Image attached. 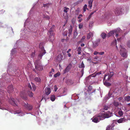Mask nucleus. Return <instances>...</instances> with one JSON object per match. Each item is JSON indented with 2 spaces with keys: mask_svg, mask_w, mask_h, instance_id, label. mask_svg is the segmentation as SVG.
<instances>
[{
  "mask_svg": "<svg viewBox=\"0 0 130 130\" xmlns=\"http://www.w3.org/2000/svg\"><path fill=\"white\" fill-rule=\"evenodd\" d=\"M35 68L37 71H41L43 70V68L41 62L39 60H36L34 62Z\"/></svg>",
  "mask_w": 130,
  "mask_h": 130,
  "instance_id": "nucleus-1",
  "label": "nucleus"
},
{
  "mask_svg": "<svg viewBox=\"0 0 130 130\" xmlns=\"http://www.w3.org/2000/svg\"><path fill=\"white\" fill-rule=\"evenodd\" d=\"M112 113L110 112L109 111H108L104 113H100L101 118V119L102 120L105 118H110L111 116V114Z\"/></svg>",
  "mask_w": 130,
  "mask_h": 130,
  "instance_id": "nucleus-2",
  "label": "nucleus"
},
{
  "mask_svg": "<svg viewBox=\"0 0 130 130\" xmlns=\"http://www.w3.org/2000/svg\"><path fill=\"white\" fill-rule=\"evenodd\" d=\"M53 27H51L48 31V33L50 35L49 36V39L51 41H53L54 39V34H53Z\"/></svg>",
  "mask_w": 130,
  "mask_h": 130,
  "instance_id": "nucleus-3",
  "label": "nucleus"
},
{
  "mask_svg": "<svg viewBox=\"0 0 130 130\" xmlns=\"http://www.w3.org/2000/svg\"><path fill=\"white\" fill-rule=\"evenodd\" d=\"M100 118H101V117L99 113L96 115L93 118L92 121L94 122L97 123L99 122L100 120H102Z\"/></svg>",
  "mask_w": 130,
  "mask_h": 130,
  "instance_id": "nucleus-4",
  "label": "nucleus"
},
{
  "mask_svg": "<svg viewBox=\"0 0 130 130\" xmlns=\"http://www.w3.org/2000/svg\"><path fill=\"white\" fill-rule=\"evenodd\" d=\"M120 54L121 56L125 58L127 57V54L126 50L124 48H122L120 50Z\"/></svg>",
  "mask_w": 130,
  "mask_h": 130,
  "instance_id": "nucleus-5",
  "label": "nucleus"
},
{
  "mask_svg": "<svg viewBox=\"0 0 130 130\" xmlns=\"http://www.w3.org/2000/svg\"><path fill=\"white\" fill-rule=\"evenodd\" d=\"M120 28H117L113 31H110L107 34V37H109L115 34V32H116L118 31H120Z\"/></svg>",
  "mask_w": 130,
  "mask_h": 130,
  "instance_id": "nucleus-6",
  "label": "nucleus"
},
{
  "mask_svg": "<svg viewBox=\"0 0 130 130\" xmlns=\"http://www.w3.org/2000/svg\"><path fill=\"white\" fill-rule=\"evenodd\" d=\"M108 74H106L103 79V82L104 84L107 87L110 86L111 85V84L110 83L107 82L106 81H105V80L106 77L108 75Z\"/></svg>",
  "mask_w": 130,
  "mask_h": 130,
  "instance_id": "nucleus-7",
  "label": "nucleus"
},
{
  "mask_svg": "<svg viewBox=\"0 0 130 130\" xmlns=\"http://www.w3.org/2000/svg\"><path fill=\"white\" fill-rule=\"evenodd\" d=\"M34 80L37 85H39L41 83V79L39 77H35L34 79Z\"/></svg>",
  "mask_w": 130,
  "mask_h": 130,
  "instance_id": "nucleus-8",
  "label": "nucleus"
},
{
  "mask_svg": "<svg viewBox=\"0 0 130 130\" xmlns=\"http://www.w3.org/2000/svg\"><path fill=\"white\" fill-rule=\"evenodd\" d=\"M114 12L116 15H119L122 13L121 10L119 8H116L114 10Z\"/></svg>",
  "mask_w": 130,
  "mask_h": 130,
  "instance_id": "nucleus-9",
  "label": "nucleus"
},
{
  "mask_svg": "<svg viewBox=\"0 0 130 130\" xmlns=\"http://www.w3.org/2000/svg\"><path fill=\"white\" fill-rule=\"evenodd\" d=\"M27 103V104L25 103H24L23 105L24 106L25 108L28 110H30L32 109V106L29 104H28Z\"/></svg>",
  "mask_w": 130,
  "mask_h": 130,
  "instance_id": "nucleus-10",
  "label": "nucleus"
},
{
  "mask_svg": "<svg viewBox=\"0 0 130 130\" xmlns=\"http://www.w3.org/2000/svg\"><path fill=\"white\" fill-rule=\"evenodd\" d=\"M100 39H98L95 41L93 43V46L94 47H95L98 46L100 44Z\"/></svg>",
  "mask_w": 130,
  "mask_h": 130,
  "instance_id": "nucleus-11",
  "label": "nucleus"
},
{
  "mask_svg": "<svg viewBox=\"0 0 130 130\" xmlns=\"http://www.w3.org/2000/svg\"><path fill=\"white\" fill-rule=\"evenodd\" d=\"M51 92V89L50 88L46 87L45 89V93L47 95L49 94Z\"/></svg>",
  "mask_w": 130,
  "mask_h": 130,
  "instance_id": "nucleus-12",
  "label": "nucleus"
},
{
  "mask_svg": "<svg viewBox=\"0 0 130 130\" xmlns=\"http://www.w3.org/2000/svg\"><path fill=\"white\" fill-rule=\"evenodd\" d=\"M63 55L61 54H59L57 57V60L59 62H60L62 60Z\"/></svg>",
  "mask_w": 130,
  "mask_h": 130,
  "instance_id": "nucleus-13",
  "label": "nucleus"
},
{
  "mask_svg": "<svg viewBox=\"0 0 130 130\" xmlns=\"http://www.w3.org/2000/svg\"><path fill=\"white\" fill-rule=\"evenodd\" d=\"M10 102L12 105L14 106L17 105L14 99L13 98L11 99L10 100Z\"/></svg>",
  "mask_w": 130,
  "mask_h": 130,
  "instance_id": "nucleus-14",
  "label": "nucleus"
},
{
  "mask_svg": "<svg viewBox=\"0 0 130 130\" xmlns=\"http://www.w3.org/2000/svg\"><path fill=\"white\" fill-rule=\"evenodd\" d=\"M126 120V119L124 118H121L118 120L117 122L119 123H123L125 122Z\"/></svg>",
  "mask_w": 130,
  "mask_h": 130,
  "instance_id": "nucleus-15",
  "label": "nucleus"
},
{
  "mask_svg": "<svg viewBox=\"0 0 130 130\" xmlns=\"http://www.w3.org/2000/svg\"><path fill=\"white\" fill-rule=\"evenodd\" d=\"M71 68V66L70 65L68 66L64 70V74L66 72L69 71Z\"/></svg>",
  "mask_w": 130,
  "mask_h": 130,
  "instance_id": "nucleus-16",
  "label": "nucleus"
},
{
  "mask_svg": "<svg viewBox=\"0 0 130 130\" xmlns=\"http://www.w3.org/2000/svg\"><path fill=\"white\" fill-rule=\"evenodd\" d=\"M8 91L9 93H11L13 91V87L12 85H11L8 87Z\"/></svg>",
  "mask_w": 130,
  "mask_h": 130,
  "instance_id": "nucleus-17",
  "label": "nucleus"
},
{
  "mask_svg": "<svg viewBox=\"0 0 130 130\" xmlns=\"http://www.w3.org/2000/svg\"><path fill=\"white\" fill-rule=\"evenodd\" d=\"M107 74H108V76H108V77L107 79V80H109L111 78L113 75V72H110L109 73H107Z\"/></svg>",
  "mask_w": 130,
  "mask_h": 130,
  "instance_id": "nucleus-18",
  "label": "nucleus"
},
{
  "mask_svg": "<svg viewBox=\"0 0 130 130\" xmlns=\"http://www.w3.org/2000/svg\"><path fill=\"white\" fill-rule=\"evenodd\" d=\"M73 27L72 25H70V28L68 29V36H70L71 35L72 33V30Z\"/></svg>",
  "mask_w": 130,
  "mask_h": 130,
  "instance_id": "nucleus-19",
  "label": "nucleus"
},
{
  "mask_svg": "<svg viewBox=\"0 0 130 130\" xmlns=\"http://www.w3.org/2000/svg\"><path fill=\"white\" fill-rule=\"evenodd\" d=\"M93 36V33L91 32H90L88 33L87 36V39H89L91 37H92Z\"/></svg>",
  "mask_w": 130,
  "mask_h": 130,
  "instance_id": "nucleus-20",
  "label": "nucleus"
},
{
  "mask_svg": "<svg viewBox=\"0 0 130 130\" xmlns=\"http://www.w3.org/2000/svg\"><path fill=\"white\" fill-rule=\"evenodd\" d=\"M45 52H43V53H40L38 55V57H39V59H41L42 58L43 56V55L45 53Z\"/></svg>",
  "mask_w": 130,
  "mask_h": 130,
  "instance_id": "nucleus-21",
  "label": "nucleus"
},
{
  "mask_svg": "<svg viewBox=\"0 0 130 130\" xmlns=\"http://www.w3.org/2000/svg\"><path fill=\"white\" fill-rule=\"evenodd\" d=\"M93 1V0H90L88 2V3L89 4V6L90 9H91L92 7Z\"/></svg>",
  "mask_w": 130,
  "mask_h": 130,
  "instance_id": "nucleus-22",
  "label": "nucleus"
},
{
  "mask_svg": "<svg viewBox=\"0 0 130 130\" xmlns=\"http://www.w3.org/2000/svg\"><path fill=\"white\" fill-rule=\"evenodd\" d=\"M103 39H105L107 36V34L104 32L102 33L101 35Z\"/></svg>",
  "mask_w": 130,
  "mask_h": 130,
  "instance_id": "nucleus-23",
  "label": "nucleus"
},
{
  "mask_svg": "<svg viewBox=\"0 0 130 130\" xmlns=\"http://www.w3.org/2000/svg\"><path fill=\"white\" fill-rule=\"evenodd\" d=\"M77 51L78 52V54H80L81 53V48L80 47H78L77 49Z\"/></svg>",
  "mask_w": 130,
  "mask_h": 130,
  "instance_id": "nucleus-24",
  "label": "nucleus"
},
{
  "mask_svg": "<svg viewBox=\"0 0 130 130\" xmlns=\"http://www.w3.org/2000/svg\"><path fill=\"white\" fill-rule=\"evenodd\" d=\"M118 113L120 117H121L123 114V112L121 110H119Z\"/></svg>",
  "mask_w": 130,
  "mask_h": 130,
  "instance_id": "nucleus-25",
  "label": "nucleus"
},
{
  "mask_svg": "<svg viewBox=\"0 0 130 130\" xmlns=\"http://www.w3.org/2000/svg\"><path fill=\"white\" fill-rule=\"evenodd\" d=\"M78 67L80 68H83V69L85 68L84 65L83 61L80 64L79 66Z\"/></svg>",
  "mask_w": 130,
  "mask_h": 130,
  "instance_id": "nucleus-26",
  "label": "nucleus"
},
{
  "mask_svg": "<svg viewBox=\"0 0 130 130\" xmlns=\"http://www.w3.org/2000/svg\"><path fill=\"white\" fill-rule=\"evenodd\" d=\"M28 94L29 96L30 97H32L33 96V93L31 91H28Z\"/></svg>",
  "mask_w": 130,
  "mask_h": 130,
  "instance_id": "nucleus-27",
  "label": "nucleus"
},
{
  "mask_svg": "<svg viewBox=\"0 0 130 130\" xmlns=\"http://www.w3.org/2000/svg\"><path fill=\"white\" fill-rule=\"evenodd\" d=\"M51 100L52 101H54L55 99V98L54 95H52L50 98Z\"/></svg>",
  "mask_w": 130,
  "mask_h": 130,
  "instance_id": "nucleus-28",
  "label": "nucleus"
},
{
  "mask_svg": "<svg viewBox=\"0 0 130 130\" xmlns=\"http://www.w3.org/2000/svg\"><path fill=\"white\" fill-rule=\"evenodd\" d=\"M52 5V4L51 3H48L46 4H44L43 6L44 7H47L48 8L49 7V6Z\"/></svg>",
  "mask_w": 130,
  "mask_h": 130,
  "instance_id": "nucleus-29",
  "label": "nucleus"
},
{
  "mask_svg": "<svg viewBox=\"0 0 130 130\" xmlns=\"http://www.w3.org/2000/svg\"><path fill=\"white\" fill-rule=\"evenodd\" d=\"M86 38V37L85 36H83L82 37V38L80 40V41H79V42L82 43L84 41V40Z\"/></svg>",
  "mask_w": 130,
  "mask_h": 130,
  "instance_id": "nucleus-30",
  "label": "nucleus"
},
{
  "mask_svg": "<svg viewBox=\"0 0 130 130\" xmlns=\"http://www.w3.org/2000/svg\"><path fill=\"white\" fill-rule=\"evenodd\" d=\"M125 100L127 101H130V96H127L125 97Z\"/></svg>",
  "mask_w": 130,
  "mask_h": 130,
  "instance_id": "nucleus-31",
  "label": "nucleus"
},
{
  "mask_svg": "<svg viewBox=\"0 0 130 130\" xmlns=\"http://www.w3.org/2000/svg\"><path fill=\"white\" fill-rule=\"evenodd\" d=\"M69 8H67L66 7H65L64 8V9L63 10V11L65 13H67L68 11L69 10Z\"/></svg>",
  "mask_w": 130,
  "mask_h": 130,
  "instance_id": "nucleus-32",
  "label": "nucleus"
},
{
  "mask_svg": "<svg viewBox=\"0 0 130 130\" xmlns=\"http://www.w3.org/2000/svg\"><path fill=\"white\" fill-rule=\"evenodd\" d=\"M113 104L116 107H118L119 105V103L115 101L113 103Z\"/></svg>",
  "mask_w": 130,
  "mask_h": 130,
  "instance_id": "nucleus-33",
  "label": "nucleus"
},
{
  "mask_svg": "<svg viewBox=\"0 0 130 130\" xmlns=\"http://www.w3.org/2000/svg\"><path fill=\"white\" fill-rule=\"evenodd\" d=\"M111 45L114 46L117 44V40L115 39L111 43Z\"/></svg>",
  "mask_w": 130,
  "mask_h": 130,
  "instance_id": "nucleus-34",
  "label": "nucleus"
},
{
  "mask_svg": "<svg viewBox=\"0 0 130 130\" xmlns=\"http://www.w3.org/2000/svg\"><path fill=\"white\" fill-rule=\"evenodd\" d=\"M31 84L32 85V90L34 91H35L36 89V87L35 85L34 84L31 83Z\"/></svg>",
  "mask_w": 130,
  "mask_h": 130,
  "instance_id": "nucleus-35",
  "label": "nucleus"
},
{
  "mask_svg": "<svg viewBox=\"0 0 130 130\" xmlns=\"http://www.w3.org/2000/svg\"><path fill=\"white\" fill-rule=\"evenodd\" d=\"M87 5L86 4H85L83 7V9L84 12H85L86 11V9H87Z\"/></svg>",
  "mask_w": 130,
  "mask_h": 130,
  "instance_id": "nucleus-36",
  "label": "nucleus"
},
{
  "mask_svg": "<svg viewBox=\"0 0 130 130\" xmlns=\"http://www.w3.org/2000/svg\"><path fill=\"white\" fill-rule=\"evenodd\" d=\"M60 75V73L59 72H57L56 74L54 75V77H57L59 76Z\"/></svg>",
  "mask_w": 130,
  "mask_h": 130,
  "instance_id": "nucleus-37",
  "label": "nucleus"
},
{
  "mask_svg": "<svg viewBox=\"0 0 130 130\" xmlns=\"http://www.w3.org/2000/svg\"><path fill=\"white\" fill-rule=\"evenodd\" d=\"M109 107L105 105L103 106V109L105 110H107L108 108Z\"/></svg>",
  "mask_w": 130,
  "mask_h": 130,
  "instance_id": "nucleus-38",
  "label": "nucleus"
},
{
  "mask_svg": "<svg viewBox=\"0 0 130 130\" xmlns=\"http://www.w3.org/2000/svg\"><path fill=\"white\" fill-rule=\"evenodd\" d=\"M113 123L111 124L110 126H111V127H114L115 126L114 122H116V120H113Z\"/></svg>",
  "mask_w": 130,
  "mask_h": 130,
  "instance_id": "nucleus-39",
  "label": "nucleus"
},
{
  "mask_svg": "<svg viewBox=\"0 0 130 130\" xmlns=\"http://www.w3.org/2000/svg\"><path fill=\"white\" fill-rule=\"evenodd\" d=\"M111 126L110 125H108L106 128V130H110L111 129Z\"/></svg>",
  "mask_w": 130,
  "mask_h": 130,
  "instance_id": "nucleus-40",
  "label": "nucleus"
},
{
  "mask_svg": "<svg viewBox=\"0 0 130 130\" xmlns=\"http://www.w3.org/2000/svg\"><path fill=\"white\" fill-rule=\"evenodd\" d=\"M127 45L129 47H130V40H128L127 42Z\"/></svg>",
  "mask_w": 130,
  "mask_h": 130,
  "instance_id": "nucleus-41",
  "label": "nucleus"
},
{
  "mask_svg": "<svg viewBox=\"0 0 130 130\" xmlns=\"http://www.w3.org/2000/svg\"><path fill=\"white\" fill-rule=\"evenodd\" d=\"M67 31H65L64 32H63V34L64 36H67Z\"/></svg>",
  "mask_w": 130,
  "mask_h": 130,
  "instance_id": "nucleus-42",
  "label": "nucleus"
},
{
  "mask_svg": "<svg viewBox=\"0 0 130 130\" xmlns=\"http://www.w3.org/2000/svg\"><path fill=\"white\" fill-rule=\"evenodd\" d=\"M66 91V89H64L63 90V94L62 95H66V94L65 93Z\"/></svg>",
  "mask_w": 130,
  "mask_h": 130,
  "instance_id": "nucleus-43",
  "label": "nucleus"
},
{
  "mask_svg": "<svg viewBox=\"0 0 130 130\" xmlns=\"http://www.w3.org/2000/svg\"><path fill=\"white\" fill-rule=\"evenodd\" d=\"M79 29H81L83 27V25L81 24H79Z\"/></svg>",
  "mask_w": 130,
  "mask_h": 130,
  "instance_id": "nucleus-44",
  "label": "nucleus"
},
{
  "mask_svg": "<svg viewBox=\"0 0 130 130\" xmlns=\"http://www.w3.org/2000/svg\"><path fill=\"white\" fill-rule=\"evenodd\" d=\"M104 52H99V55H102L104 54Z\"/></svg>",
  "mask_w": 130,
  "mask_h": 130,
  "instance_id": "nucleus-45",
  "label": "nucleus"
},
{
  "mask_svg": "<svg viewBox=\"0 0 130 130\" xmlns=\"http://www.w3.org/2000/svg\"><path fill=\"white\" fill-rule=\"evenodd\" d=\"M84 69L83 68L81 70L80 72L82 74V76L83 74L84 73Z\"/></svg>",
  "mask_w": 130,
  "mask_h": 130,
  "instance_id": "nucleus-46",
  "label": "nucleus"
},
{
  "mask_svg": "<svg viewBox=\"0 0 130 130\" xmlns=\"http://www.w3.org/2000/svg\"><path fill=\"white\" fill-rule=\"evenodd\" d=\"M57 90V88L56 85H55L54 86V91L56 92Z\"/></svg>",
  "mask_w": 130,
  "mask_h": 130,
  "instance_id": "nucleus-47",
  "label": "nucleus"
},
{
  "mask_svg": "<svg viewBox=\"0 0 130 130\" xmlns=\"http://www.w3.org/2000/svg\"><path fill=\"white\" fill-rule=\"evenodd\" d=\"M119 31H118L117 32H115V33L116 34V36H115L116 37H117L118 35V32Z\"/></svg>",
  "mask_w": 130,
  "mask_h": 130,
  "instance_id": "nucleus-48",
  "label": "nucleus"
},
{
  "mask_svg": "<svg viewBox=\"0 0 130 130\" xmlns=\"http://www.w3.org/2000/svg\"><path fill=\"white\" fill-rule=\"evenodd\" d=\"M28 87L31 90L32 89V88L31 85L29 84H28Z\"/></svg>",
  "mask_w": 130,
  "mask_h": 130,
  "instance_id": "nucleus-49",
  "label": "nucleus"
},
{
  "mask_svg": "<svg viewBox=\"0 0 130 130\" xmlns=\"http://www.w3.org/2000/svg\"><path fill=\"white\" fill-rule=\"evenodd\" d=\"M98 54H99V52L96 51H95L94 53V54L95 55H97Z\"/></svg>",
  "mask_w": 130,
  "mask_h": 130,
  "instance_id": "nucleus-50",
  "label": "nucleus"
},
{
  "mask_svg": "<svg viewBox=\"0 0 130 130\" xmlns=\"http://www.w3.org/2000/svg\"><path fill=\"white\" fill-rule=\"evenodd\" d=\"M5 11L3 10H2V11H0V14L3 13L5 12Z\"/></svg>",
  "mask_w": 130,
  "mask_h": 130,
  "instance_id": "nucleus-51",
  "label": "nucleus"
},
{
  "mask_svg": "<svg viewBox=\"0 0 130 130\" xmlns=\"http://www.w3.org/2000/svg\"><path fill=\"white\" fill-rule=\"evenodd\" d=\"M88 89H89L91 90L92 89V87L91 86H89L88 87Z\"/></svg>",
  "mask_w": 130,
  "mask_h": 130,
  "instance_id": "nucleus-52",
  "label": "nucleus"
},
{
  "mask_svg": "<svg viewBox=\"0 0 130 130\" xmlns=\"http://www.w3.org/2000/svg\"><path fill=\"white\" fill-rule=\"evenodd\" d=\"M85 44L83 43H82L80 44V45L82 47L84 46H85Z\"/></svg>",
  "mask_w": 130,
  "mask_h": 130,
  "instance_id": "nucleus-53",
  "label": "nucleus"
},
{
  "mask_svg": "<svg viewBox=\"0 0 130 130\" xmlns=\"http://www.w3.org/2000/svg\"><path fill=\"white\" fill-rule=\"evenodd\" d=\"M95 11H93V12H91L90 13V15H92V14H93L95 12Z\"/></svg>",
  "mask_w": 130,
  "mask_h": 130,
  "instance_id": "nucleus-54",
  "label": "nucleus"
},
{
  "mask_svg": "<svg viewBox=\"0 0 130 130\" xmlns=\"http://www.w3.org/2000/svg\"><path fill=\"white\" fill-rule=\"evenodd\" d=\"M71 50V49H69L68 51H67V53H69V52Z\"/></svg>",
  "mask_w": 130,
  "mask_h": 130,
  "instance_id": "nucleus-55",
  "label": "nucleus"
},
{
  "mask_svg": "<svg viewBox=\"0 0 130 130\" xmlns=\"http://www.w3.org/2000/svg\"><path fill=\"white\" fill-rule=\"evenodd\" d=\"M122 97H120L118 99V100L119 101H120V100H122Z\"/></svg>",
  "mask_w": 130,
  "mask_h": 130,
  "instance_id": "nucleus-56",
  "label": "nucleus"
},
{
  "mask_svg": "<svg viewBox=\"0 0 130 130\" xmlns=\"http://www.w3.org/2000/svg\"><path fill=\"white\" fill-rule=\"evenodd\" d=\"M101 72H98V73H97L96 74V75H99L100 74H101Z\"/></svg>",
  "mask_w": 130,
  "mask_h": 130,
  "instance_id": "nucleus-57",
  "label": "nucleus"
},
{
  "mask_svg": "<svg viewBox=\"0 0 130 130\" xmlns=\"http://www.w3.org/2000/svg\"><path fill=\"white\" fill-rule=\"evenodd\" d=\"M91 16L92 15H91L90 14L88 17V19H90V18H91Z\"/></svg>",
  "mask_w": 130,
  "mask_h": 130,
  "instance_id": "nucleus-58",
  "label": "nucleus"
},
{
  "mask_svg": "<svg viewBox=\"0 0 130 130\" xmlns=\"http://www.w3.org/2000/svg\"><path fill=\"white\" fill-rule=\"evenodd\" d=\"M22 97H23V99H25V100H27V97L26 96H25V97H23V96H22Z\"/></svg>",
  "mask_w": 130,
  "mask_h": 130,
  "instance_id": "nucleus-59",
  "label": "nucleus"
},
{
  "mask_svg": "<svg viewBox=\"0 0 130 130\" xmlns=\"http://www.w3.org/2000/svg\"><path fill=\"white\" fill-rule=\"evenodd\" d=\"M68 55L69 57H70L71 56V54L70 53H68Z\"/></svg>",
  "mask_w": 130,
  "mask_h": 130,
  "instance_id": "nucleus-60",
  "label": "nucleus"
},
{
  "mask_svg": "<svg viewBox=\"0 0 130 130\" xmlns=\"http://www.w3.org/2000/svg\"><path fill=\"white\" fill-rule=\"evenodd\" d=\"M114 127H111V130H114Z\"/></svg>",
  "mask_w": 130,
  "mask_h": 130,
  "instance_id": "nucleus-61",
  "label": "nucleus"
},
{
  "mask_svg": "<svg viewBox=\"0 0 130 130\" xmlns=\"http://www.w3.org/2000/svg\"><path fill=\"white\" fill-rule=\"evenodd\" d=\"M35 55V54L34 53H33L31 55L32 57H34Z\"/></svg>",
  "mask_w": 130,
  "mask_h": 130,
  "instance_id": "nucleus-62",
  "label": "nucleus"
},
{
  "mask_svg": "<svg viewBox=\"0 0 130 130\" xmlns=\"http://www.w3.org/2000/svg\"><path fill=\"white\" fill-rule=\"evenodd\" d=\"M52 72H54V69H53V68H52Z\"/></svg>",
  "mask_w": 130,
  "mask_h": 130,
  "instance_id": "nucleus-63",
  "label": "nucleus"
},
{
  "mask_svg": "<svg viewBox=\"0 0 130 130\" xmlns=\"http://www.w3.org/2000/svg\"><path fill=\"white\" fill-rule=\"evenodd\" d=\"M46 18H47V19H49V18H50V17H49V16H48V15H47V16H46Z\"/></svg>",
  "mask_w": 130,
  "mask_h": 130,
  "instance_id": "nucleus-64",
  "label": "nucleus"
}]
</instances>
